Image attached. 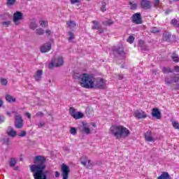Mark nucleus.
Masks as SVG:
<instances>
[{"label":"nucleus","mask_w":179,"mask_h":179,"mask_svg":"<svg viewBox=\"0 0 179 179\" xmlns=\"http://www.w3.org/2000/svg\"><path fill=\"white\" fill-rule=\"evenodd\" d=\"M129 6H130V9L135 10V9L138 8V3H136L135 1H130Z\"/></svg>","instance_id":"obj_28"},{"label":"nucleus","mask_w":179,"mask_h":179,"mask_svg":"<svg viewBox=\"0 0 179 179\" xmlns=\"http://www.w3.org/2000/svg\"><path fill=\"white\" fill-rule=\"evenodd\" d=\"M171 37V34L169 33V32H165L163 34V40L164 41H170V38Z\"/></svg>","instance_id":"obj_24"},{"label":"nucleus","mask_w":179,"mask_h":179,"mask_svg":"<svg viewBox=\"0 0 179 179\" xmlns=\"http://www.w3.org/2000/svg\"><path fill=\"white\" fill-rule=\"evenodd\" d=\"M1 85H3V86H6L8 85V80L5 79V78H1Z\"/></svg>","instance_id":"obj_41"},{"label":"nucleus","mask_w":179,"mask_h":179,"mask_svg":"<svg viewBox=\"0 0 179 179\" xmlns=\"http://www.w3.org/2000/svg\"><path fill=\"white\" fill-rule=\"evenodd\" d=\"M174 71L175 72H179V66H176L174 67Z\"/></svg>","instance_id":"obj_49"},{"label":"nucleus","mask_w":179,"mask_h":179,"mask_svg":"<svg viewBox=\"0 0 179 179\" xmlns=\"http://www.w3.org/2000/svg\"><path fill=\"white\" fill-rule=\"evenodd\" d=\"M138 47H140V48H141V50L143 51H146V46H145V42L142 40H140L138 41Z\"/></svg>","instance_id":"obj_27"},{"label":"nucleus","mask_w":179,"mask_h":179,"mask_svg":"<svg viewBox=\"0 0 179 179\" xmlns=\"http://www.w3.org/2000/svg\"><path fill=\"white\" fill-rule=\"evenodd\" d=\"M82 132H83V134H85L86 135H89V134H90V124L83 123Z\"/></svg>","instance_id":"obj_17"},{"label":"nucleus","mask_w":179,"mask_h":179,"mask_svg":"<svg viewBox=\"0 0 179 179\" xmlns=\"http://www.w3.org/2000/svg\"><path fill=\"white\" fill-rule=\"evenodd\" d=\"M69 41H72L75 38V34L73 32H69Z\"/></svg>","instance_id":"obj_39"},{"label":"nucleus","mask_w":179,"mask_h":179,"mask_svg":"<svg viewBox=\"0 0 179 179\" xmlns=\"http://www.w3.org/2000/svg\"><path fill=\"white\" fill-rule=\"evenodd\" d=\"M16 3V0H7L8 6H12Z\"/></svg>","instance_id":"obj_38"},{"label":"nucleus","mask_w":179,"mask_h":179,"mask_svg":"<svg viewBox=\"0 0 179 179\" xmlns=\"http://www.w3.org/2000/svg\"><path fill=\"white\" fill-rule=\"evenodd\" d=\"M5 121V117L3 116H0V124H2Z\"/></svg>","instance_id":"obj_47"},{"label":"nucleus","mask_w":179,"mask_h":179,"mask_svg":"<svg viewBox=\"0 0 179 179\" xmlns=\"http://www.w3.org/2000/svg\"><path fill=\"white\" fill-rule=\"evenodd\" d=\"M62 65H64V59L62 57H57L49 64L48 68L52 69L54 66H61Z\"/></svg>","instance_id":"obj_5"},{"label":"nucleus","mask_w":179,"mask_h":179,"mask_svg":"<svg viewBox=\"0 0 179 179\" xmlns=\"http://www.w3.org/2000/svg\"><path fill=\"white\" fill-rule=\"evenodd\" d=\"M44 125H45L44 122H41L39 123V124H38V127H44Z\"/></svg>","instance_id":"obj_51"},{"label":"nucleus","mask_w":179,"mask_h":179,"mask_svg":"<svg viewBox=\"0 0 179 179\" xmlns=\"http://www.w3.org/2000/svg\"><path fill=\"white\" fill-rule=\"evenodd\" d=\"M135 118H138V120H143L148 117L146 113H145L142 110H138L134 112V114Z\"/></svg>","instance_id":"obj_9"},{"label":"nucleus","mask_w":179,"mask_h":179,"mask_svg":"<svg viewBox=\"0 0 179 179\" xmlns=\"http://www.w3.org/2000/svg\"><path fill=\"white\" fill-rule=\"evenodd\" d=\"M159 3H160V1L159 0H155L154 1L155 6H159Z\"/></svg>","instance_id":"obj_46"},{"label":"nucleus","mask_w":179,"mask_h":179,"mask_svg":"<svg viewBox=\"0 0 179 179\" xmlns=\"http://www.w3.org/2000/svg\"><path fill=\"white\" fill-rule=\"evenodd\" d=\"M62 176L63 179H68L69 176V167H68L65 164L62 165Z\"/></svg>","instance_id":"obj_10"},{"label":"nucleus","mask_w":179,"mask_h":179,"mask_svg":"<svg viewBox=\"0 0 179 179\" xmlns=\"http://www.w3.org/2000/svg\"><path fill=\"white\" fill-rule=\"evenodd\" d=\"M19 136L23 138V136H26V131H22L20 134H18Z\"/></svg>","instance_id":"obj_45"},{"label":"nucleus","mask_w":179,"mask_h":179,"mask_svg":"<svg viewBox=\"0 0 179 179\" xmlns=\"http://www.w3.org/2000/svg\"><path fill=\"white\" fill-rule=\"evenodd\" d=\"M66 24L69 29H74V27H76V22H75V21L70 20L66 22Z\"/></svg>","instance_id":"obj_25"},{"label":"nucleus","mask_w":179,"mask_h":179,"mask_svg":"<svg viewBox=\"0 0 179 179\" xmlns=\"http://www.w3.org/2000/svg\"><path fill=\"white\" fill-rule=\"evenodd\" d=\"M106 85V80L101 78H94V89H104Z\"/></svg>","instance_id":"obj_4"},{"label":"nucleus","mask_w":179,"mask_h":179,"mask_svg":"<svg viewBox=\"0 0 179 179\" xmlns=\"http://www.w3.org/2000/svg\"><path fill=\"white\" fill-rule=\"evenodd\" d=\"M13 113H15V112H12Z\"/></svg>","instance_id":"obj_59"},{"label":"nucleus","mask_w":179,"mask_h":179,"mask_svg":"<svg viewBox=\"0 0 179 179\" xmlns=\"http://www.w3.org/2000/svg\"><path fill=\"white\" fill-rule=\"evenodd\" d=\"M45 158L41 155H38L34 159V164L30 166L31 171L34 173L35 179H47V176L44 173L45 169Z\"/></svg>","instance_id":"obj_1"},{"label":"nucleus","mask_w":179,"mask_h":179,"mask_svg":"<svg viewBox=\"0 0 179 179\" xmlns=\"http://www.w3.org/2000/svg\"><path fill=\"white\" fill-rule=\"evenodd\" d=\"M152 116L157 118V120H160L162 118V113H160L159 108H154L152 110Z\"/></svg>","instance_id":"obj_16"},{"label":"nucleus","mask_w":179,"mask_h":179,"mask_svg":"<svg viewBox=\"0 0 179 179\" xmlns=\"http://www.w3.org/2000/svg\"><path fill=\"white\" fill-rule=\"evenodd\" d=\"M70 2L72 5H75V3H79L80 0H70Z\"/></svg>","instance_id":"obj_44"},{"label":"nucleus","mask_w":179,"mask_h":179,"mask_svg":"<svg viewBox=\"0 0 179 179\" xmlns=\"http://www.w3.org/2000/svg\"><path fill=\"white\" fill-rule=\"evenodd\" d=\"M151 33H154V34L159 33V28H157V27L152 28Z\"/></svg>","instance_id":"obj_43"},{"label":"nucleus","mask_w":179,"mask_h":179,"mask_svg":"<svg viewBox=\"0 0 179 179\" xmlns=\"http://www.w3.org/2000/svg\"><path fill=\"white\" fill-rule=\"evenodd\" d=\"M74 79H79L80 85L85 89H94V77L90 74L83 73L77 76L73 75Z\"/></svg>","instance_id":"obj_3"},{"label":"nucleus","mask_w":179,"mask_h":179,"mask_svg":"<svg viewBox=\"0 0 179 179\" xmlns=\"http://www.w3.org/2000/svg\"><path fill=\"white\" fill-rule=\"evenodd\" d=\"M165 82L168 85H170V83H174L179 82V78L178 77H175V78L171 77L170 78H169V77H166L165 78Z\"/></svg>","instance_id":"obj_19"},{"label":"nucleus","mask_w":179,"mask_h":179,"mask_svg":"<svg viewBox=\"0 0 179 179\" xmlns=\"http://www.w3.org/2000/svg\"><path fill=\"white\" fill-rule=\"evenodd\" d=\"M29 27L30 29L34 30V29H37V24L36 23V22L33 21L30 23Z\"/></svg>","instance_id":"obj_35"},{"label":"nucleus","mask_w":179,"mask_h":179,"mask_svg":"<svg viewBox=\"0 0 179 179\" xmlns=\"http://www.w3.org/2000/svg\"><path fill=\"white\" fill-rule=\"evenodd\" d=\"M69 113L75 120H80V118H83V113L81 112H76V110L74 108H69Z\"/></svg>","instance_id":"obj_7"},{"label":"nucleus","mask_w":179,"mask_h":179,"mask_svg":"<svg viewBox=\"0 0 179 179\" xmlns=\"http://www.w3.org/2000/svg\"><path fill=\"white\" fill-rule=\"evenodd\" d=\"M171 58H172L173 62H179L178 55L174 54V55H173L171 56Z\"/></svg>","instance_id":"obj_34"},{"label":"nucleus","mask_w":179,"mask_h":179,"mask_svg":"<svg viewBox=\"0 0 179 179\" xmlns=\"http://www.w3.org/2000/svg\"><path fill=\"white\" fill-rule=\"evenodd\" d=\"M145 139L147 141V142H155V138L152 136V131H148L145 135Z\"/></svg>","instance_id":"obj_18"},{"label":"nucleus","mask_w":179,"mask_h":179,"mask_svg":"<svg viewBox=\"0 0 179 179\" xmlns=\"http://www.w3.org/2000/svg\"><path fill=\"white\" fill-rule=\"evenodd\" d=\"M127 43H129V44H132V43H134V41H135V37H134V36H130L127 39Z\"/></svg>","instance_id":"obj_33"},{"label":"nucleus","mask_w":179,"mask_h":179,"mask_svg":"<svg viewBox=\"0 0 179 179\" xmlns=\"http://www.w3.org/2000/svg\"><path fill=\"white\" fill-rule=\"evenodd\" d=\"M36 115L39 116V117H41V115H43V113L41 112H39L36 114Z\"/></svg>","instance_id":"obj_55"},{"label":"nucleus","mask_w":179,"mask_h":179,"mask_svg":"<svg viewBox=\"0 0 179 179\" xmlns=\"http://www.w3.org/2000/svg\"><path fill=\"white\" fill-rule=\"evenodd\" d=\"M81 164L86 167V169H93V162L90 161L87 157H83L80 158Z\"/></svg>","instance_id":"obj_6"},{"label":"nucleus","mask_w":179,"mask_h":179,"mask_svg":"<svg viewBox=\"0 0 179 179\" xmlns=\"http://www.w3.org/2000/svg\"><path fill=\"white\" fill-rule=\"evenodd\" d=\"M113 21L111 20H108L106 22H103V24H105L106 26H110V24H113Z\"/></svg>","instance_id":"obj_42"},{"label":"nucleus","mask_w":179,"mask_h":179,"mask_svg":"<svg viewBox=\"0 0 179 179\" xmlns=\"http://www.w3.org/2000/svg\"><path fill=\"white\" fill-rule=\"evenodd\" d=\"M92 29L93 30H99V29H100V27H101V25H100V23L97 21H92Z\"/></svg>","instance_id":"obj_23"},{"label":"nucleus","mask_w":179,"mask_h":179,"mask_svg":"<svg viewBox=\"0 0 179 179\" xmlns=\"http://www.w3.org/2000/svg\"><path fill=\"white\" fill-rule=\"evenodd\" d=\"M162 72L164 73H169L172 72V71H171V69H170V67H163L162 68Z\"/></svg>","instance_id":"obj_36"},{"label":"nucleus","mask_w":179,"mask_h":179,"mask_svg":"<svg viewBox=\"0 0 179 179\" xmlns=\"http://www.w3.org/2000/svg\"><path fill=\"white\" fill-rule=\"evenodd\" d=\"M77 132H78V129H76V128L71 127V129H70V134L71 135H76Z\"/></svg>","instance_id":"obj_37"},{"label":"nucleus","mask_w":179,"mask_h":179,"mask_svg":"<svg viewBox=\"0 0 179 179\" xmlns=\"http://www.w3.org/2000/svg\"><path fill=\"white\" fill-rule=\"evenodd\" d=\"M55 177H56L57 178H58V177H59V176H61V173H59V172H58V171H56V172L55 173Z\"/></svg>","instance_id":"obj_48"},{"label":"nucleus","mask_w":179,"mask_h":179,"mask_svg":"<svg viewBox=\"0 0 179 179\" xmlns=\"http://www.w3.org/2000/svg\"><path fill=\"white\" fill-rule=\"evenodd\" d=\"M36 34H38V36H43L44 34V30L43 29H36Z\"/></svg>","instance_id":"obj_40"},{"label":"nucleus","mask_w":179,"mask_h":179,"mask_svg":"<svg viewBox=\"0 0 179 179\" xmlns=\"http://www.w3.org/2000/svg\"><path fill=\"white\" fill-rule=\"evenodd\" d=\"M10 114L12 113H10V112H7V115H8V117H10Z\"/></svg>","instance_id":"obj_57"},{"label":"nucleus","mask_w":179,"mask_h":179,"mask_svg":"<svg viewBox=\"0 0 179 179\" xmlns=\"http://www.w3.org/2000/svg\"><path fill=\"white\" fill-rule=\"evenodd\" d=\"M15 128H22L23 127V120L22 117L18 115H15Z\"/></svg>","instance_id":"obj_13"},{"label":"nucleus","mask_w":179,"mask_h":179,"mask_svg":"<svg viewBox=\"0 0 179 179\" xmlns=\"http://www.w3.org/2000/svg\"><path fill=\"white\" fill-rule=\"evenodd\" d=\"M172 126L175 129H179V123L175 120H171Z\"/></svg>","instance_id":"obj_32"},{"label":"nucleus","mask_w":179,"mask_h":179,"mask_svg":"<svg viewBox=\"0 0 179 179\" xmlns=\"http://www.w3.org/2000/svg\"><path fill=\"white\" fill-rule=\"evenodd\" d=\"M114 54H117L122 58H125V52H124V48L122 47H115L114 48Z\"/></svg>","instance_id":"obj_15"},{"label":"nucleus","mask_w":179,"mask_h":179,"mask_svg":"<svg viewBox=\"0 0 179 179\" xmlns=\"http://www.w3.org/2000/svg\"><path fill=\"white\" fill-rule=\"evenodd\" d=\"M10 23V22H3V24H6V26H9Z\"/></svg>","instance_id":"obj_54"},{"label":"nucleus","mask_w":179,"mask_h":179,"mask_svg":"<svg viewBox=\"0 0 179 179\" xmlns=\"http://www.w3.org/2000/svg\"><path fill=\"white\" fill-rule=\"evenodd\" d=\"M102 6L101 7V12H106L107 9L106 8V6L107 5V0H103L102 2Z\"/></svg>","instance_id":"obj_29"},{"label":"nucleus","mask_w":179,"mask_h":179,"mask_svg":"<svg viewBox=\"0 0 179 179\" xmlns=\"http://www.w3.org/2000/svg\"><path fill=\"white\" fill-rule=\"evenodd\" d=\"M110 132L113 135L118 139V141H122L128 138L131 135V131L128 128L122 125H114L110 127Z\"/></svg>","instance_id":"obj_2"},{"label":"nucleus","mask_w":179,"mask_h":179,"mask_svg":"<svg viewBox=\"0 0 179 179\" xmlns=\"http://www.w3.org/2000/svg\"><path fill=\"white\" fill-rule=\"evenodd\" d=\"M124 77L122 76H119V79H122Z\"/></svg>","instance_id":"obj_58"},{"label":"nucleus","mask_w":179,"mask_h":179,"mask_svg":"<svg viewBox=\"0 0 179 179\" xmlns=\"http://www.w3.org/2000/svg\"><path fill=\"white\" fill-rule=\"evenodd\" d=\"M89 124H90V125H91L92 127H93L94 128H96V123L91 122V123H89Z\"/></svg>","instance_id":"obj_50"},{"label":"nucleus","mask_w":179,"mask_h":179,"mask_svg":"<svg viewBox=\"0 0 179 179\" xmlns=\"http://www.w3.org/2000/svg\"><path fill=\"white\" fill-rule=\"evenodd\" d=\"M6 100L8 101V103H15V101H16V99L9 94L6 96Z\"/></svg>","instance_id":"obj_26"},{"label":"nucleus","mask_w":179,"mask_h":179,"mask_svg":"<svg viewBox=\"0 0 179 179\" xmlns=\"http://www.w3.org/2000/svg\"><path fill=\"white\" fill-rule=\"evenodd\" d=\"M131 19L133 23H135L136 24H141L142 23V17L141 16V13H136L133 15Z\"/></svg>","instance_id":"obj_11"},{"label":"nucleus","mask_w":179,"mask_h":179,"mask_svg":"<svg viewBox=\"0 0 179 179\" xmlns=\"http://www.w3.org/2000/svg\"><path fill=\"white\" fill-rule=\"evenodd\" d=\"M46 34H48V36H51V31L49 29L46 30Z\"/></svg>","instance_id":"obj_52"},{"label":"nucleus","mask_w":179,"mask_h":179,"mask_svg":"<svg viewBox=\"0 0 179 179\" xmlns=\"http://www.w3.org/2000/svg\"><path fill=\"white\" fill-rule=\"evenodd\" d=\"M52 43H54V40L50 39V42L44 43L42 46H41V51L42 52H48L50 51L52 47Z\"/></svg>","instance_id":"obj_8"},{"label":"nucleus","mask_w":179,"mask_h":179,"mask_svg":"<svg viewBox=\"0 0 179 179\" xmlns=\"http://www.w3.org/2000/svg\"><path fill=\"white\" fill-rule=\"evenodd\" d=\"M25 115L26 117H27V118H29V119L31 118V115L29 113H26Z\"/></svg>","instance_id":"obj_53"},{"label":"nucleus","mask_w":179,"mask_h":179,"mask_svg":"<svg viewBox=\"0 0 179 179\" xmlns=\"http://www.w3.org/2000/svg\"><path fill=\"white\" fill-rule=\"evenodd\" d=\"M17 162V161L16 160V159L11 158L10 161V167H15V166H16V163Z\"/></svg>","instance_id":"obj_31"},{"label":"nucleus","mask_w":179,"mask_h":179,"mask_svg":"<svg viewBox=\"0 0 179 179\" xmlns=\"http://www.w3.org/2000/svg\"><path fill=\"white\" fill-rule=\"evenodd\" d=\"M170 175L167 172H162L157 179H171Z\"/></svg>","instance_id":"obj_21"},{"label":"nucleus","mask_w":179,"mask_h":179,"mask_svg":"<svg viewBox=\"0 0 179 179\" xmlns=\"http://www.w3.org/2000/svg\"><path fill=\"white\" fill-rule=\"evenodd\" d=\"M23 19V14L19 11L15 12L13 14V22L15 24H19V20Z\"/></svg>","instance_id":"obj_12"},{"label":"nucleus","mask_w":179,"mask_h":179,"mask_svg":"<svg viewBox=\"0 0 179 179\" xmlns=\"http://www.w3.org/2000/svg\"><path fill=\"white\" fill-rule=\"evenodd\" d=\"M7 134L8 136H12L13 138L15 137L17 135L16 131L13 130V128L9 127Z\"/></svg>","instance_id":"obj_22"},{"label":"nucleus","mask_w":179,"mask_h":179,"mask_svg":"<svg viewBox=\"0 0 179 179\" xmlns=\"http://www.w3.org/2000/svg\"><path fill=\"white\" fill-rule=\"evenodd\" d=\"M140 5L143 9H150L152 4L149 0H141Z\"/></svg>","instance_id":"obj_14"},{"label":"nucleus","mask_w":179,"mask_h":179,"mask_svg":"<svg viewBox=\"0 0 179 179\" xmlns=\"http://www.w3.org/2000/svg\"><path fill=\"white\" fill-rule=\"evenodd\" d=\"M39 24L41 26V27H47L48 26V21L41 20L39 21Z\"/></svg>","instance_id":"obj_30"},{"label":"nucleus","mask_w":179,"mask_h":179,"mask_svg":"<svg viewBox=\"0 0 179 179\" xmlns=\"http://www.w3.org/2000/svg\"><path fill=\"white\" fill-rule=\"evenodd\" d=\"M41 76H43V71L42 70H38L35 74V80L37 82H40L41 80Z\"/></svg>","instance_id":"obj_20"},{"label":"nucleus","mask_w":179,"mask_h":179,"mask_svg":"<svg viewBox=\"0 0 179 179\" xmlns=\"http://www.w3.org/2000/svg\"><path fill=\"white\" fill-rule=\"evenodd\" d=\"M2 104H3V101H2V99H0V107H2Z\"/></svg>","instance_id":"obj_56"}]
</instances>
